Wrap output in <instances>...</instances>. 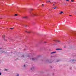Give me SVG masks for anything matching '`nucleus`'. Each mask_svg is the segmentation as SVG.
<instances>
[{
  "label": "nucleus",
  "instance_id": "obj_5",
  "mask_svg": "<svg viewBox=\"0 0 76 76\" xmlns=\"http://www.w3.org/2000/svg\"><path fill=\"white\" fill-rule=\"evenodd\" d=\"M48 2H50V3H51V2L50 1H46V3H48Z\"/></svg>",
  "mask_w": 76,
  "mask_h": 76
},
{
  "label": "nucleus",
  "instance_id": "obj_34",
  "mask_svg": "<svg viewBox=\"0 0 76 76\" xmlns=\"http://www.w3.org/2000/svg\"><path fill=\"white\" fill-rule=\"evenodd\" d=\"M0 19H1V18H0Z\"/></svg>",
  "mask_w": 76,
  "mask_h": 76
},
{
  "label": "nucleus",
  "instance_id": "obj_13",
  "mask_svg": "<svg viewBox=\"0 0 76 76\" xmlns=\"http://www.w3.org/2000/svg\"><path fill=\"white\" fill-rule=\"evenodd\" d=\"M76 61V60L74 59L72 61Z\"/></svg>",
  "mask_w": 76,
  "mask_h": 76
},
{
  "label": "nucleus",
  "instance_id": "obj_36",
  "mask_svg": "<svg viewBox=\"0 0 76 76\" xmlns=\"http://www.w3.org/2000/svg\"><path fill=\"white\" fill-rule=\"evenodd\" d=\"M0 49H1L0 48Z\"/></svg>",
  "mask_w": 76,
  "mask_h": 76
},
{
  "label": "nucleus",
  "instance_id": "obj_16",
  "mask_svg": "<svg viewBox=\"0 0 76 76\" xmlns=\"http://www.w3.org/2000/svg\"><path fill=\"white\" fill-rule=\"evenodd\" d=\"M42 7H44V4H42Z\"/></svg>",
  "mask_w": 76,
  "mask_h": 76
},
{
  "label": "nucleus",
  "instance_id": "obj_31",
  "mask_svg": "<svg viewBox=\"0 0 76 76\" xmlns=\"http://www.w3.org/2000/svg\"><path fill=\"white\" fill-rule=\"evenodd\" d=\"M26 32H28V31H26Z\"/></svg>",
  "mask_w": 76,
  "mask_h": 76
},
{
  "label": "nucleus",
  "instance_id": "obj_24",
  "mask_svg": "<svg viewBox=\"0 0 76 76\" xmlns=\"http://www.w3.org/2000/svg\"><path fill=\"white\" fill-rule=\"evenodd\" d=\"M59 14H60V15H61V13H60Z\"/></svg>",
  "mask_w": 76,
  "mask_h": 76
},
{
  "label": "nucleus",
  "instance_id": "obj_29",
  "mask_svg": "<svg viewBox=\"0 0 76 76\" xmlns=\"http://www.w3.org/2000/svg\"><path fill=\"white\" fill-rule=\"evenodd\" d=\"M75 12L76 13V11H75Z\"/></svg>",
  "mask_w": 76,
  "mask_h": 76
},
{
  "label": "nucleus",
  "instance_id": "obj_6",
  "mask_svg": "<svg viewBox=\"0 0 76 76\" xmlns=\"http://www.w3.org/2000/svg\"><path fill=\"white\" fill-rule=\"evenodd\" d=\"M56 53V52L55 51V52L51 53L50 54H54V53Z\"/></svg>",
  "mask_w": 76,
  "mask_h": 76
},
{
  "label": "nucleus",
  "instance_id": "obj_18",
  "mask_svg": "<svg viewBox=\"0 0 76 76\" xmlns=\"http://www.w3.org/2000/svg\"><path fill=\"white\" fill-rule=\"evenodd\" d=\"M15 16H18V14H15Z\"/></svg>",
  "mask_w": 76,
  "mask_h": 76
},
{
  "label": "nucleus",
  "instance_id": "obj_14",
  "mask_svg": "<svg viewBox=\"0 0 76 76\" xmlns=\"http://www.w3.org/2000/svg\"><path fill=\"white\" fill-rule=\"evenodd\" d=\"M60 12L61 13H63V12Z\"/></svg>",
  "mask_w": 76,
  "mask_h": 76
},
{
  "label": "nucleus",
  "instance_id": "obj_15",
  "mask_svg": "<svg viewBox=\"0 0 76 76\" xmlns=\"http://www.w3.org/2000/svg\"><path fill=\"white\" fill-rule=\"evenodd\" d=\"M14 28H10V29H13Z\"/></svg>",
  "mask_w": 76,
  "mask_h": 76
},
{
  "label": "nucleus",
  "instance_id": "obj_1",
  "mask_svg": "<svg viewBox=\"0 0 76 76\" xmlns=\"http://www.w3.org/2000/svg\"><path fill=\"white\" fill-rule=\"evenodd\" d=\"M31 15L32 16H38V15H37V14L34 13H31Z\"/></svg>",
  "mask_w": 76,
  "mask_h": 76
},
{
  "label": "nucleus",
  "instance_id": "obj_9",
  "mask_svg": "<svg viewBox=\"0 0 76 76\" xmlns=\"http://www.w3.org/2000/svg\"><path fill=\"white\" fill-rule=\"evenodd\" d=\"M55 41H57L58 42H60V41L58 40H55Z\"/></svg>",
  "mask_w": 76,
  "mask_h": 76
},
{
  "label": "nucleus",
  "instance_id": "obj_23",
  "mask_svg": "<svg viewBox=\"0 0 76 76\" xmlns=\"http://www.w3.org/2000/svg\"><path fill=\"white\" fill-rule=\"evenodd\" d=\"M69 0H66V1H69Z\"/></svg>",
  "mask_w": 76,
  "mask_h": 76
},
{
  "label": "nucleus",
  "instance_id": "obj_8",
  "mask_svg": "<svg viewBox=\"0 0 76 76\" xmlns=\"http://www.w3.org/2000/svg\"><path fill=\"white\" fill-rule=\"evenodd\" d=\"M46 61L47 62H48V63H51L50 62L49 60H47V61Z\"/></svg>",
  "mask_w": 76,
  "mask_h": 76
},
{
  "label": "nucleus",
  "instance_id": "obj_25",
  "mask_svg": "<svg viewBox=\"0 0 76 76\" xmlns=\"http://www.w3.org/2000/svg\"><path fill=\"white\" fill-rule=\"evenodd\" d=\"M5 70H6V71H7V69H5Z\"/></svg>",
  "mask_w": 76,
  "mask_h": 76
},
{
  "label": "nucleus",
  "instance_id": "obj_10",
  "mask_svg": "<svg viewBox=\"0 0 76 76\" xmlns=\"http://www.w3.org/2000/svg\"><path fill=\"white\" fill-rule=\"evenodd\" d=\"M28 34H30V33H31V31H28Z\"/></svg>",
  "mask_w": 76,
  "mask_h": 76
},
{
  "label": "nucleus",
  "instance_id": "obj_2",
  "mask_svg": "<svg viewBox=\"0 0 76 76\" xmlns=\"http://www.w3.org/2000/svg\"><path fill=\"white\" fill-rule=\"evenodd\" d=\"M22 18L23 19H27V18H28V16H23L22 17Z\"/></svg>",
  "mask_w": 76,
  "mask_h": 76
},
{
  "label": "nucleus",
  "instance_id": "obj_32",
  "mask_svg": "<svg viewBox=\"0 0 76 76\" xmlns=\"http://www.w3.org/2000/svg\"><path fill=\"white\" fill-rule=\"evenodd\" d=\"M59 61V60H58V61Z\"/></svg>",
  "mask_w": 76,
  "mask_h": 76
},
{
  "label": "nucleus",
  "instance_id": "obj_11",
  "mask_svg": "<svg viewBox=\"0 0 76 76\" xmlns=\"http://www.w3.org/2000/svg\"><path fill=\"white\" fill-rule=\"evenodd\" d=\"M71 1H72V2H73L74 1H75L73 0H71Z\"/></svg>",
  "mask_w": 76,
  "mask_h": 76
},
{
  "label": "nucleus",
  "instance_id": "obj_4",
  "mask_svg": "<svg viewBox=\"0 0 76 76\" xmlns=\"http://www.w3.org/2000/svg\"><path fill=\"white\" fill-rule=\"evenodd\" d=\"M31 59L33 61H34V60H36V59L34 58H31Z\"/></svg>",
  "mask_w": 76,
  "mask_h": 76
},
{
  "label": "nucleus",
  "instance_id": "obj_19",
  "mask_svg": "<svg viewBox=\"0 0 76 76\" xmlns=\"http://www.w3.org/2000/svg\"><path fill=\"white\" fill-rule=\"evenodd\" d=\"M19 76V74H18L17 76Z\"/></svg>",
  "mask_w": 76,
  "mask_h": 76
},
{
  "label": "nucleus",
  "instance_id": "obj_20",
  "mask_svg": "<svg viewBox=\"0 0 76 76\" xmlns=\"http://www.w3.org/2000/svg\"><path fill=\"white\" fill-rule=\"evenodd\" d=\"M25 26H26V27H27V26H27V25H26Z\"/></svg>",
  "mask_w": 76,
  "mask_h": 76
},
{
  "label": "nucleus",
  "instance_id": "obj_7",
  "mask_svg": "<svg viewBox=\"0 0 76 76\" xmlns=\"http://www.w3.org/2000/svg\"><path fill=\"white\" fill-rule=\"evenodd\" d=\"M56 50H61V49H60V48H58L56 49Z\"/></svg>",
  "mask_w": 76,
  "mask_h": 76
},
{
  "label": "nucleus",
  "instance_id": "obj_27",
  "mask_svg": "<svg viewBox=\"0 0 76 76\" xmlns=\"http://www.w3.org/2000/svg\"><path fill=\"white\" fill-rule=\"evenodd\" d=\"M55 4H53V6H55Z\"/></svg>",
  "mask_w": 76,
  "mask_h": 76
},
{
  "label": "nucleus",
  "instance_id": "obj_30",
  "mask_svg": "<svg viewBox=\"0 0 76 76\" xmlns=\"http://www.w3.org/2000/svg\"><path fill=\"white\" fill-rule=\"evenodd\" d=\"M64 48H66V47H64Z\"/></svg>",
  "mask_w": 76,
  "mask_h": 76
},
{
  "label": "nucleus",
  "instance_id": "obj_17",
  "mask_svg": "<svg viewBox=\"0 0 76 76\" xmlns=\"http://www.w3.org/2000/svg\"><path fill=\"white\" fill-rule=\"evenodd\" d=\"M53 9H56V7H53Z\"/></svg>",
  "mask_w": 76,
  "mask_h": 76
},
{
  "label": "nucleus",
  "instance_id": "obj_21",
  "mask_svg": "<svg viewBox=\"0 0 76 76\" xmlns=\"http://www.w3.org/2000/svg\"><path fill=\"white\" fill-rule=\"evenodd\" d=\"M56 7V8H57V7L56 6V7Z\"/></svg>",
  "mask_w": 76,
  "mask_h": 76
},
{
  "label": "nucleus",
  "instance_id": "obj_22",
  "mask_svg": "<svg viewBox=\"0 0 76 76\" xmlns=\"http://www.w3.org/2000/svg\"><path fill=\"white\" fill-rule=\"evenodd\" d=\"M0 75H1V73H0Z\"/></svg>",
  "mask_w": 76,
  "mask_h": 76
},
{
  "label": "nucleus",
  "instance_id": "obj_12",
  "mask_svg": "<svg viewBox=\"0 0 76 76\" xmlns=\"http://www.w3.org/2000/svg\"><path fill=\"white\" fill-rule=\"evenodd\" d=\"M4 37H5V36L4 35H3L2 36L3 38H4Z\"/></svg>",
  "mask_w": 76,
  "mask_h": 76
},
{
  "label": "nucleus",
  "instance_id": "obj_33",
  "mask_svg": "<svg viewBox=\"0 0 76 76\" xmlns=\"http://www.w3.org/2000/svg\"><path fill=\"white\" fill-rule=\"evenodd\" d=\"M69 16H72V15H69Z\"/></svg>",
  "mask_w": 76,
  "mask_h": 76
},
{
  "label": "nucleus",
  "instance_id": "obj_35",
  "mask_svg": "<svg viewBox=\"0 0 76 76\" xmlns=\"http://www.w3.org/2000/svg\"><path fill=\"white\" fill-rule=\"evenodd\" d=\"M41 0H40V1H41Z\"/></svg>",
  "mask_w": 76,
  "mask_h": 76
},
{
  "label": "nucleus",
  "instance_id": "obj_28",
  "mask_svg": "<svg viewBox=\"0 0 76 76\" xmlns=\"http://www.w3.org/2000/svg\"><path fill=\"white\" fill-rule=\"evenodd\" d=\"M24 67H25V65H24Z\"/></svg>",
  "mask_w": 76,
  "mask_h": 76
},
{
  "label": "nucleus",
  "instance_id": "obj_3",
  "mask_svg": "<svg viewBox=\"0 0 76 76\" xmlns=\"http://www.w3.org/2000/svg\"><path fill=\"white\" fill-rule=\"evenodd\" d=\"M35 69V67H32V68H31V70H34Z\"/></svg>",
  "mask_w": 76,
  "mask_h": 76
},
{
  "label": "nucleus",
  "instance_id": "obj_26",
  "mask_svg": "<svg viewBox=\"0 0 76 76\" xmlns=\"http://www.w3.org/2000/svg\"><path fill=\"white\" fill-rule=\"evenodd\" d=\"M22 57H24V56H22Z\"/></svg>",
  "mask_w": 76,
  "mask_h": 76
}]
</instances>
